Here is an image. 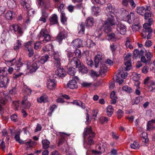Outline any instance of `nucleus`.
Here are the masks:
<instances>
[{
  "instance_id": "1",
  "label": "nucleus",
  "mask_w": 155,
  "mask_h": 155,
  "mask_svg": "<svg viewBox=\"0 0 155 155\" xmlns=\"http://www.w3.org/2000/svg\"><path fill=\"white\" fill-rule=\"evenodd\" d=\"M84 134L85 137L84 143V146L86 148H88L91 145L94 143L93 137H94L95 134L93 132L90 127L87 128Z\"/></svg>"
},
{
  "instance_id": "2",
  "label": "nucleus",
  "mask_w": 155,
  "mask_h": 155,
  "mask_svg": "<svg viewBox=\"0 0 155 155\" xmlns=\"http://www.w3.org/2000/svg\"><path fill=\"white\" fill-rule=\"evenodd\" d=\"M54 44L53 42H51L49 43V48L50 47L51 54V56L53 57L54 61V63L55 66H59L61 65V57L59 54V53L56 51H55L53 49L54 45Z\"/></svg>"
},
{
  "instance_id": "3",
  "label": "nucleus",
  "mask_w": 155,
  "mask_h": 155,
  "mask_svg": "<svg viewBox=\"0 0 155 155\" xmlns=\"http://www.w3.org/2000/svg\"><path fill=\"white\" fill-rule=\"evenodd\" d=\"M25 65L27 67V69H29V73H32L35 72L40 67V63L39 61H36L31 65L30 61H27L25 62Z\"/></svg>"
},
{
  "instance_id": "4",
  "label": "nucleus",
  "mask_w": 155,
  "mask_h": 155,
  "mask_svg": "<svg viewBox=\"0 0 155 155\" xmlns=\"http://www.w3.org/2000/svg\"><path fill=\"white\" fill-rule=\"evenodd\" d=\"M107 144L106 142H101L97 145L96 150H92L93 153L95 154H100L104 152L107 147Z\"/></svg>"
},
{
  "instance_id": "5",
  "label": "nucleus",
  "mask_w": 155,
  "mask_h": 155,
  "mask_svg": "<svg viewBox=\"0 0 155 155\" xmlns=\"http://www.w3.org/2000/svg\"><path fill=\"white\" fill-rule=\"evenodd\" d=\"M117 31L122 35L125 34L126 32V27L121 21H118L115 23Z\"/></svg>"
},
{
  "instance_id": "6",
  "label": "nucleus",
  "mask_w": 155,
  "mask_h": 155,
  "mask_svg": "<svg viewBox=\"0 0 155 155\" xmlns=\"http://www.w3.org/2000/svg\"><path fill=\"white\" fill-rule=\"evenodd\" d=\"M105 18L106 20L105 22L109 23L111 25H115V15L114 12L107 13Z\"/></svg>"
},
{
  "instance_id": "7",
  "label": "nucleus",
  "mask_w": 155,
  "mask_h": 155,
  "mask_svg": "<svg viewBox=\"0 0 155 155\" xmlns=\"http://www.w3.org/2000/svg\"><path fill=\"white\" fill-rule=\"evenodd\" d=\"M48 32L47 29H45L42 30L38 35L39 39H41L42 38V41L44 43L47 42L48 40Z\"/></svg>"
},
{
  "instance_id": "8",
  "label": "nucleus",
  "mask_w": 155,
  "mask_h": 155,
  "mask_svg": "<svg viewBox=\"0 0 155 155\" xmlns=\"http://www.w3.org/2000/svg\"><path fill=\"white\" fill-rule=\"evenodd\" d=\"M15 60V59L14 58L10 61H6V64L9 65V66H14L15 65V66L14 67L15 69L16 70H19L23 64L20 61H18L15 64L14 63L15 62H14V61Z\"/></svg>"
},
{
  "instance_id": "9",
  "label": "nucleus",
  "mask_w": 155,
  "mask_h": 155,
  "mask_svg": "<svg viewBox=\"0 0 155 155\" xmlns=\"http://www.w3.org/2000/svg\"><path fill=\"white\" fill-rule=\"evenodd\" d=\"M130 59V54L128 53L124 57V64L126 66L125 69L126 71L130 70L131 68Z\"/></svg>"
},
{
  "instance_id": "10",
  "label": "nucleus",
  "mask_w": 155,
  "mask_h": 155,
  "mask_svg": "<svg viewBox=\"0 0 155 155\" xmlns=\"http://www.w3.org/2000/svg\"><path fill=\"white\" fill-rule=\"evenodd\" d=\"M9 83V79L7 76H0V87L5 88Z\"/></svg>"
},
{
  "instance_id": "11",
  "label": "nucleus",
  "mask_w": 155,
  "mask_h": 155,
  "mask_svg": "<svg viewBox=\"0 0 155 155\" xmlns=\"http://www.w3.org/2000/svg\"><path fill=\"white\" fill-rule=\"evenodd\" d=\"M49 78V90L53 91L56 88L57 85V81L56 80L55 78L50 77Z\"/></svg>"
},
{
  "instance_id": "12",
  "label": "nucleus",
  "mask_w": 155,
  "mask_h": 155,
  "mask_svg": "<svg viewBox=\"0 0 155 155\" xmlns=\"http://www.w3.org/2000/svg\"><path fill=\"white\" fill-rule=\"evenodd\" d=\"M67 34L65 31L60 32L56 37V40L60 44L63 39L67 38Z\"/></svg>"
},
{
  "instance_id": "13",
  "label": "nucleus",
  "mask_w": 155,
  "mask_h": 155,
  "mask_svg": "<svg viewBox=\"0 0 155 155\" xmlns=\"http://www.w3.org/2000/svg\"><path fill=\"white\" fill-rule=\"evenodd\" d=\"M150 10V8L149 6H147L146 8L143 6L139 7L136 8V12L138 14L143 15L147 10L149 11Z\"/></svg>"
},
{
  "instance_id": "14",
  "label": "nucleus",
  "mask_w": 155,
  "mask_h": 155,
  "mask_svg": "<svg viewBox=\"0 0 155 155\" xmlns=\"http://www.w3.org/2000/svg\"><path fill=\"white\" fill-rule=\"evenodd\" d=\"M11 29H12L16 33H18L20 35H21L23 33L22 29L18 25H13L10 26Z\"/></svg>"
},
{
  "instance_id": "15",
  "label": "nucleus",
  "mask_w": 155,
  "mask_h": 155,
  "mask_svg": "<svg viewBox=\"0 0 155 155\" xmlns=\"http://www.w3.org/2000/svg\"><path fill=\"white\" fill-rule=\"evenodd\" d=\"M56 67L57 68V69L55 72V75L60 77H64L65 74V72L63 68L61 67V65L58 67Z\"/></svg>"
},
{
  "instance_id": "16",
  "label": "nucleus",
  "mask_w": 155,
  "mask_h": 155,
  "mask_svg": "<svg viewBox=\"0 0 155 155\" xmlns=\"http://www.w3.org/2000/svg\"><path fill=\"white\" fill-rule=\"evenodd\" d=\"M31 4L30 0H22L21 5L23 8L26 10H28L30 8Z\"/></svg>"
},
{
  "instance_id": "17",
  "label": "nucleus",
  "mask_w": 155,
  "mask_h": 155,
  "mask_svg": "<svg viewBox=\"0 0 155 155\" xmlns=\"http://www.w3.org/2000/svg\"><path fill=\"white\" fill-rule=\"evenodd\" d=\"M67 85L68 87L71 89H74L77 87L76 81L74 79H72L69 81L67 84Z\"/></svg>"
},
{
  "instance_id": "18",
  "label": "nucleus",
  "mask_w": 155,
  "mask_h": 155,
  "mask_svg": "<svg viewBox=\"0 0 155 155\" xmlns=\"http://www.w3.org/2000/svg\"><path fill=\"white\" fill-rule=\"evenodd\" d=\"M37 101L39 103H45L48 101V96L45 94H43L39 97L38 98Z\"/></svg>"
},
{
  "instance_id": "19",
  "label": "nucleus",
  "mask_w": 155,
  "mask_h": 155,
  "mask_svg": "<svg viewBox=\"0 0 155 155\" xmlns=\"http://www.w3.org/2000/svg\"><path fill=\"white\" fill-rule=\"evenodd\" d=\"M113 25H111L107 22H105L104 25H103L102 28L104 31L106 33H108L111 30V26Z\"/></svg>"
},
{
  "instance_id": "20",
  "label": "nucleus",
  "mask_w": 155,
  "mask_h": 155,
  "mask_svg": "<svg viewBox=\"0 0 155 155\" xmlns=\"http://www.w3.org/2000/svg\"><path fill=\"white\" fill-rule=\"evenodd\" d=\"M81 63L80 61L77 58H74L71 61V64L77 68L80 66L79 64Z\"/></svg>"
},
{
  "instance_id": "21",
  "label": "nucleus",
  "mask_w": 155,
  "mask_h": 155,
  "mask_svg": "<svg viewBox=\"0 0 155 155\" xmlns=\"http://www.w3.org/2000/svg\"><path fill=\"white\" fill-rule=\"evenodd\" d=\"M50 22V24L51 25L57 24L58 23L57 16L55 14L52 15L51 17Z\"/></svg>"
},
{
  "instance_id": "22",
  "label": "nucleus",
  "mask_w": 155,
  "mask_h": 155,
  "mask_svg": "<svg viewBox=\"0 0 155 155\" xmlns=\"http://www.w3.org/2000/svg\"><path fill=\"white\" fill-rule=\"evenodd\" d=\"M9 34L7 30H4L2 34L1 38L4 41H7L9 38Z\"/></svg>"
},
{
  "instance_id": "23",
  "label": "nucleus",
  "mask_w": 155,
  "mask_h": 155,
  "mask_svg": "<svg viewBox=\"0 0 155 155\" xmlns=\"http://www.w3.org/2000/svg\"><path fill=\"white\" fill-rule=\"evenodd\" d=\"M67 155H76L75 150L71 147H68L66 149Z\"/></svg>"
},
{
  "instance_id": "24",
  "label": "nucleus",
  "mask_w": 155,
  "mask_h": 155,
  "mask_svg": "<svg viewBox=\"0 0 155 155\" xmlns=\"http://www.w3.org/2000/svg\"><path fill=\"white\" fill-rule=\"evenodd\" d=\"M0 94L2 97L0 98V102L2 104H5L7 102L6 99L8 97V96L3 92H1Z\"/></svg>"
},
{
  "instance_id": "25",
  "label": "nucleus",
  "mask_w": 155,
  "mask_h": 155,
  "mask_svg": "<svg viewBox=\"0 0 155 155\" xmlns=\"http://www.w3.org/2000/svg\"><path fill=\"white\" fill-rule=\"evenodd\" d=\"M135 15L133 13H130V14L127 15V19L130 23H132L135 19Z\"/></svg>"
},
{
  "instance_id": "26",
  "label": "nucleus",
  "mask_w": 155,
  "mask_h": 155,
  "mask_svg": "<svg viewBox=\"0 0 155 155\" xmlns=\"http://www.w3.org/2000/svg\"><path fill=\"white\" fill-rule=\"evenodd\" d=\"M7 3L8 6L10 8L13 9L16 7V3L14 0H8Z\"/></svg>"
},
{
  "instance_id": "27",
  "label": "nucleus",
  "mask_w": 155,
  "mask_h": 155,
  "mask_svg": "<svg viewBox=\"0 0 155 155\" xmlns=\"http://www.w3.org/2000/svg\"><path fill=\"white\" fill-rule=\"evenodd\" d=\"M73 45L75 47H80L82 44V41L80 39H77L72 42Z\"/></svg>"
},
{
  "instance_id": "28",
  "label": "nucleus",
  "mask_w": 155,
  "mask_h": 155,
  "mask_svg": "<svg viewBox=\"0 0 155 155\" xmlns=\"http://www.w3.org/2000/svg\"><path fill=\"white\" fill-rule=\"evenodd\" d=\"M151 24L145 23L143 25V31L145 32H152V29L150 28Z\"/></svg>"
},
{
  "instance_id": "29",
  "label": "nucleus",
  "mask_w": 155,
  "mask_h": 155,
  "mask_svg": "<svg viewBox=\"0 0 155 155\" xmlns=\"http://www.w3.org/2000/svg\"><path fill=\"white\" fill-rule=\"evenodd\" d=\"M147 87L149 91H153V90H155V82L151 80L149 83Z\"/></svg>"
},
{
  "instance_id": "30",
  "label": "nucleus",
  "mask_w": 155,
  "mask_h": 155,
  "mask_svg": "<svg viewBox=\"0 0 155 155\" xmlns=\"http://www.w3.org/2000/svg\"><path fill=\"white\" fill-rule=\"evenodd\" d=\"M31 106V104L27 100L23 101L21 103L22 107L28 109Z\"/></svg>"
},
{
  "instance_id": "31",
  "label": "nucleus",
  "mask_w": 155,
  "mask_h": 155,
  "mask_svg": "<svg viewBox=\"0 0 155 155\" xmlns=\"http://www.w3.org/2000/svg\"><path fill=\"white\" fill-rule=\"evenodd\" d=\"M80 66L77 68H78L80 71L83 73H86L87 72L88 70L87 68L83 65L81 63Z\"/></svg>"
},
{
  "instance_id": "32",
  "label": "nucleus",
  "mask_w": 155,
  "mask_h": 155,
  "mask_svg": "<svg viewBox=\"0 0 155 155\" xmlns=\"http://www.w3.org/2000/svg\"><path fill=\"white\" fill-rule=\"evenodd\" d=\"M155 124V120H152L149 121L148 124L147 125V130H150L153 128V124Z\"/></svg>"
},
{
  "instance_id": "33",
  "label": "nucleus",
  "mask_w": 155,
  "mask_h": 155,
  "mask_svg": "<svg viewBox=\"0 0 155 155\" xmlns=\"http://www.w3.org/2000/svg\"><path fill=\"white\" fill-rule=\"evenodd\" d=\"M120 17L121 18H122L123 19H124L125 17H127L128 12L124 9L122 8L120 10Z\"/></svg>"
},
{
  "instance_id": "34",
  "label": "nucleus",
  "mask_w": 155,
  "mask_h": 155,
  "mask_svg": "<svg viewBox=\"0 0 155 155\" xmlns=\"http://www.w3.org/2000/svg\"><path fill=\"white\" fill-rule=\"evenodd\" d=\"M61 21L63 24H65L67 21V18L65 16V14L64 11H61Z\"/></svg>"
},
{
  "instance_id": "35",
  "label": "nucleus",
  "mask_w": 155,
  "mask_h": 155,
  "mask_svg": "<svg viewBox=\"0 0 155 155\" xmlns=\"http://www.w3.org/2000/svg\"><path fill=\"white\" fill-rule=\"evenodd\" d=\"M107 67L104 64H102L100 66V73L101 74H104L107 72Z\"/></svg>"
},
{
  "instance_id": "36",
  "label": "nucleus",
  "mask_w": 155,
  "mask_h": 155,
  "mask_svg": "<svg viewBox=\"0 0 155 155\" xmlns=\"http://www.w3.org/2000/svg\"><path fill=\"white\" fill-rule=\"evenodd\" d=\"M15 14H13L11 11H8L6 13L5 17L6 19L8 20H11L14 17Z\"/></svg>"
},
{
  "instance_id": "37",
  "label": "nucleus",
  "mask_w": 155,
  "mask_h": 155,
  "mask_svg": "<svg viewBox=\"0 0 155 155\" xmlns=\"http://www.w3.org/2000/svg\"><path fill=\"white\" fill-rule=\"evenodd\" d=\"M86 21V26L88 27L92 26L94 23V19L92 18H88L87 19Z\"/></svg>"
},
{
  "instance_id": "38",
  "label": "nucleus",
  "mask_w": 155,
  "mask_h": 155,
  "mask_svg": "<svg viewBox=\"0 0 155 155\" xmlns=\"http://www.w3.org/2000/svg\"><path fill=\"white\" fill-rule=\"evenodd\" d=\"M79 31L78 33L81 35H82L84 33L85 30V26L84 24L81 23L80 25L79 26L78 28Z\"/></svg>"
},
{
  "instance_id": "39",
  "label": "nucleus",
  "mask_w": 155,
  "mask_h": 155,
  "mask_svg": "<svg viewBox=\"0 0 155 155\" xmlns=\"http://www.w3.org/2000/svg\"><path fill=\"white\" fill-rule=\"evenodd\" d=\"M113 109L112 107L110 105L108 106L107 108V114L109 117H110L113 113Z\"/></svg>"
},
{
  "instance_id": "40",
  "label": "nucleus",
  "mask_w": 155,
  "mask_h": 155,
  "mask_svg": "<svg viewBox=\"0 0 155 155\" xmlns=\"http://www.w3.org/2000/svg\"><path fill=\"white\" fill-rule=\"evenodd\" d=\"M42 147L44 149H47L48 148V140L47 139L43 140L42 141Z\"/></svg>"
},
{
  "instance_id": "41",
  "label": "nucleus",
  "mask_w": 155,
  "mask_h": 155,
  "mask_svg": "<svg viewBox=\"0 0 155 155\" xmlns=\"http://www.w3.org/2000/svg\"><path fill=\"white\" fill-rule=\"evenodd\" d=\"M147 134L145 132H143L141 135V140L142 141L145 143L147 142L148 140L147 138Z\"/></svg>"
},
{
  "instance_id": "42",
  "label": "nucleus",
  "mask_w": 155,
  "mask_h": 155,
  "mask_svg": "<svg viewBox=\"0 0 155 155\" xmlns=\"http://www.w3.org/2000/svg\"><path fill=\"white\" fill-rule=\"evenodd\" d=\"M143 53V50H141L140 51L137 49H135L134 51V56L137 57L142 55Z\"/></svg>"
},
{
  "instance_id": "43",
  "label": "nucleus",
  "mask_w": 155,
  "mask_h": 155,
  "mask_svg": "<svg viewBox=\"0 0 155 155\" xmlns=\"http://www.w3.org/2000/svg\"><path fill=\"white\" fill-rule=\"evenodd\" d=\"M76 72V70L73 68H69L68 71V74L71 76L74 75Z\"/></svg>"
},
{
  "instance_id": "44",
  "label": "nucleus",
  "mask_w": 155,
  "mask_h": 155,
  "mask_svg": "<svg viewBox=\"0 0 155 155\" xmlns=\"http://www.w3.org/2000/svg\"><path fill=\"white\" fill-rule=\"evenodd\" d=\"M106 12L107 13H111L113 12V11H114V8L112 7V6L111 4H108L106 8Z\"/></svg>"
},
{
  "instance_id": "45",
  "label": "nucleus",
  "mask_w": 155,
  "mask_h": 155,
  "mask_svg": "<svg viewBox=\"0 0 155 155\" xmlns=\"http://www.w3.org/2000/svg\"><path fill=\"white\" fill-rule=\"evenodd\" d=\"M21 41L20 40H18L17 42L15 43L14 46V49L15 50H18L19 49L21 46Z\"/></svg>"
},
{
  "instance_id": "46",
  "label": "nucleus",
  "mask_w": 155,
  "mask_h": 155,
  "mask_svg": "<svg viewBox=\"0 0 155 155\" xmlns=\"http://www.w3.org/2000/svg\"><path fill=\"white\" fill-rule=\"evenodd\" d=\"M48 55L42 57L40 61H39L40 62V64H44L48 60Z\"/></svg>"
},
{
  "instance_id": "47",
  "label": "nucleus",
  "mask_w": 155,
  "mask_h": 155,
  "mask_svg": "<svg viewBox=\"0 0 155 155\" xmlns=\"http://www.w3.org/2000/svg\"><path fill=\"white\" fill-rule=\"evenodd\" d=\"M130 146L132 148L135 149H138L140 147L139 143L136 141H134L133 143L130 144Z\"/></svg>"
},
{
  "instance_id": "48",
  "label": "nucleus",
  "mask_w": 155,
  "mask_h": 155,
  "mask_svg": "<svg viewBox=\"0 0 155 155\" xmlns=\"http://www.w3.org/2000/svg\"><path fill=\"white\" fill-rule=\"evenodd\" d=\"M146 56L147 60L150 64L151 59L153 57V54L150 52H148L146 54Z\"/></svg>"
},
{
  "instance_id": "49",
  "label": "nucleus",
  "mask_w": 155,
  "mask_h": 155,
  "mask_svg": "<svg viewBox=\"0 0 155 155\" xmlns=\"http://www.w3.org/2000/svg\"><path fill=\"white\" fill-rule=\"evenodd\" d=\"M2 136L3 137H5L8 140L9 139V137L8 135V134L6 129H4L2 132Z\"/></svg>"
},
{
  "instance_id": "50",
  "label": "nucleus",
  "mask_w": 155,
  "mask_h": 155,
  "mask_svg": "<svg viewBox=\"0 0 155 155\" xmlns=\"http://www.w3.org/2000/svg\"><path fill=\"white\" fill-rule=\"evenodd\" d=\"M133 75L132 79L134 81H139L140 77V74L135 73H134Z\"/></svg>"
},
{
  "instance_id": "51",
  "label": "nucleus",
  "mask_w": 155,
  "mask_h": 155,
  "mask_svg": "<svg viewBox=\"0 0 155 155\" xmlns=\"http://www.w3.org/2000/svg\"><path fill=\"white\" fill-rule=\"evenodd\" d=\"M118 76L115 75L114 78V79L116 80V82H118L119 84H121L124 82V80L119 78V75L118 74Z\"/></svg>"
},
{
  "instance_id": "52",
  "label": "nucleus",
  "mask_w": 155,
  "mask_h": 155,
  "mask_svg": "<svg viewBox=\"0 0 155 155\" xmlns=\"http://www.w3.org/2000/svg\"><path fill=\"white\" fill-rule=\"evenodd\" d=\"M23 91L28 95L31 94V90L29 88H28L26 85H24L23 88Z\"/></svg>"
},
{
  "instance_id": "53",
  "label": "nucleus",
  "mask_w": 155,
  "mask_h": 155,
  "mask_svg": "<svg viewBox=\"0 0 155 155\" xmlns=\"http://www.w3.org/2000/svg\"><path fill=\"white\" fill-rule=\"evenodd\" d=\"M92 10L93 13L95 15L97 14L100 12V9L98 7H93Z\"/></svg>"
},
{
  "instance_id": "54",
  "label": "nucleus",
  "mask_w": 155,
  "mask_h": 155,
  "mask_svg": "<svg viewBox=\"0 0 155 155\" xmlns=\"http://www.w3.org/2000/svg\"><path fill=\"white\" fill-rule=\"evenodd\" d=\"M123 90L128 93H131L132 92V90L131 87L127 86H124L122 88Z\"/></svg>"
},
{
  "instance_id": "55",
  "label": "nucleus",
  "mask_w": 155,
  "mask_h": 155,
  "mask_svg": "<svg viewBox=\"0 0 155 155\" xmlns=\"http://www.w3.org/2000/svg\"><path fill=\"white\" fill-rule=\"evenodd\" d=\"M132 29L133 31H138L140 28V25L139 24L133 25L132 26Z\"/></svg>"
},
{
  "instance_id": "56",
  "label": "nucleus",
  "mask_w": 155,
  "mask_h": 155,
  "mask_svg": "<svg viewBox=\"0 0 155 155\" xmlns=\"http://www.w3.org/2000/svg\"><path fill=\"white\" fill-rule=\"evenodd\" d=\"M41 42L39 41H37L34 44V48L36 50L40 49L41 48Z\"/></svg>"
},
{
  "instance_id": "57",
  "label": "nucleus",
  "mask_w": 155,
  "mask_h": 155,
  "mask_svg": "<svg viewBox=\"0 0 155 155\" xmlns=\"http://www.w3.org/2000/svg\"><path fill=\"white\" fill-rule=\"evenodd\" d=\"M31 41H29L25 43V50H28L29 48H32V47L31 46Z\"/></svg>"
},
{
  "instance_id": "58",
  "label": "nucleus",
  "mask_w": 155,
  "mask_h": 155,
  "mask_svg": "<svg viewBox=\"0 0 155 155\" xmlns=\"http://www.w3.org/2000/svg\"><path fill=\"white\" fill-rule=\"evenodd\" d=\"M108 121L107 118L104 117H101L100 118V121L101 124L107 123Z\"/></svg>"
},
{
  "instance_id": "59",
  "label": "nucleus",
  "mask_w": 155,
  "mask_h": 155,
  "mask_svg": "<svg viewBox=\"0 0 155 155\" xmlns=\"http://www.w3.org/2000/svg\"><path fill=\"white\" fill-rule=\"evenodd\" d=\"M124 113L120 109L117 112V115L118 119H120L123 115Z\"/></svg>"
},
{
  "instance_id": "60",
  "label": "nucleus",
  "mask_w": 155,
  "mask_h": 155,
  "mask_svg": "<svg viewBox=\"0 0 155 155\" xmlns=\"http://www.w3.org/2000/svg\"><path fill=\"white\" fill-rule=\"evenodd\" d=\"M140 60L142 62L145 63V64H150L147 59H146L144 56H142L141 57Z\"/></svg>"
},
{
  "instance_id": "61",
  "label": "nucleus",
  "mask_w": 155,
  "mask_h": 155,
  "mask_svg": "<svg viewBox=\"0 0 155 155\" xmlns=\"http://www.w3.org/2000/svg\"><path fill=\"white\" fill-rule=\"evenodd\" d=\"M151 81L150 80V78L149 77H147L144 79L143 84L148 86Z\"/></svg>"
},
{
  "instance_id": "62",
  "label": "nucleus",
  "mask_w": 155,
  "mask_h": 155,
  "mask_svg": "<svg viewBox=\"0 0 155 155\" xmlns=\"http://www.w3.org/2000/svg\"><path fill=\"white\" fill-rule=\"evenodd\" d=\"M12 106L16 110L18 109L19 107V103L18 101H14L13 102Z\"/></svg>"
},
{
  "instance_id": "63",
  "label": "nucleus",
  "mask_w": 155,
  "mask_h": 155,
  "mask_svg": "<svg viewBox=\"0 0 155 155\" xmlns=\"http://www.w3.org/2000/svg\"><path fill=\"white\" fill-rule=\"evenodd\" d=\"M96 4L100 5H103L105 3V0H94Z\"/></svg>"
},
{
  "instance_id": "64",
  "label": "nucleus",
  "mask_w": 155,
  "mask_h": 155,
  "mask_svg": "<svg viewBox=\"0 0 155 155\" xmlns=\"http://www.w3.org/2000/svg\"><path fill=\"white\" fill-rule=\"evenodd\" d=\"M141 98L140 97H136L133 100L134 104H138L140 102Z\"/></svg>"
}]
</instances>
